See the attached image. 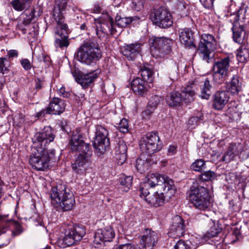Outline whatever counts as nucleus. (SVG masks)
Returning <instances> with one entry per match:
<instances>
[{"instance_id":"obj_34","label":"nucleus","mask_w":249,"mask_h":249,"mask_svg":"<svg viewBox=\"0 0 249 249\" xmlns=\"http://www.w3.org/2000/svg\"><path fill=\"white\" fill-rule=\"evenodd\" d=\"M226 92L231 93H237L242 91L241 84L236 75L233 76L230 84L227 85Z\"/></svg>"},{"instance_id":"obj_20","label":"nucleus","mask_w":249,"mask_h":249,"mask_svg":"<svg viewBox=\"0 0 249 249\" xmlns=\"http://www.w3.org/2000/svg\"><path fill=\"white\" fill-rule=\"evenodd\" d=\"M201 85H198L197 81L191 83L186 87L184 88L182 92L184 93H195L198 87H200L201 93H207L212 91L213 87L210 84V82L208 78L201 82Z\"/></svg>"},{"instance_id":"obj_4","label":"nucleus","mask_w":249,"mask_h":249,"mask_svg":"<svg viewBox=\"0 0 249 249\" xmlns=\"http://www.w3.org/2000/svg\"><path fill=\"white\" fill-rule=\"evenodd\" d=\"M189 197L190 202L199 210L208 211L212 206V196L209 191L203 186L192 187Z\"/></svg>"},{"instance_id":"obj_62","label":"nucleus","mask_w":249,"mask_h":249,"mask_svg":"<svg viewBox=\"0 0 249 249\" xmlns=\"http://www.w3.org/2000/svg\"><path fill=\"white\" fill-rule=\"evenodd\" d=\"M4 195V191L1 181L0 180V199Z\"/></svg>"},{"instance_id":"obj_6","label":"nucleus","mask_w":249,"mask_h":249,"mask_svg":"<svg viewBox=\"0 0 249 249\" xmlns=\"http://www.w3.org/2000/svg\"><path fill=\"white\" fill-rule=\"evenodd\" d=\"M217 46V42L213 35L202 34L200 36L197 49L200 57L203 60L209 63L213 57L212 52L216 49Z\"/></svg>"},{"instance_id":"obj_11","label":"nucleus","mask_w":249,"mask_h":249,"mask_svg":"<svg viewBox=\"0 0 249 249\" xmlns=\"http://www.w3.org/2000/svg\"><path fill=\"white\" fill-rule=\"evenodd\" d=\"M107 129L101 125L96 126L95 136L93 141L94 148L101 154L107 150L109 145V140Z\"/></svg>"},{"instance_id":"obj_2","label":"nucleus","mask_w":249,"mask_h":249,"mask_svg":"<svg viewBox=\"0 0 249 249\" xmlns=\"http://www.w3.org/2000/svg\"><path fill=\"white\" fill-rule=\"evenodd\" d=\"M51 203L56 209L62 211L72 209L75 203L74 195L65 185L52 187L49 193Z\"/></svg>"},{"instance_id":"obj_56","label":"nucleus","mask_w":249,"mask_h":249,"mask_svg":"<svg viewBox=\"0 0 249 249\" xmlns=\"http://www.w3.org/2000/svg\"><path fill=\"white\" fill-rule=\"evenodd\" d=\"M27 26V25H25L22 23L21 22L18 21V25H17V28L21 30L23 34H25L26 33V29L25 28V27Z\"/></svg>"},{"instance_id":"obj_57","label":"nucleus","mask_w":249,"mask_h":249,"mask_svg":"<svg viewBox=\"0 0 249 249\" xmlns=\"http://www.w3.org/2000/svg\"><path fill=\"white\" fill-rule=\"evenodd\" d=\"M18 55V53L16 50H11L8 52V55L10 58L17 57Z\"/></svg>"},{"instance_id":"obj_31","label":"nucleus","mask_w":249,"mask_h":249,"mask_svg":"<svg viewBox=\"0 0 249 249\" xmlns=\"http://www.w3.org/2000/svg\"><path fill=\"white\" fill-rule=\"evenodd\" d=\"M131 87L135 93H143L147 90L146 83L140 77H137L133 80Z\"/></svg>"},{"instance_id":"obj_12","label":"nucleus","mask_w":249,"mask_h":249,"mask_svg":"<svg viewBox=\"0 0 249 249\" xmlns=\"http://www.w3.org/2000/svg\"><path fill=\"white\" fill-rule=\"evenodd\" d=\"M173 41L165 37H157L153 41L151 52L157 57H163L171 51Z\"/></svg>"},{"instance_id":"obj_17","label":"nucleus","mask_w":249,"mask_h":249,"mask_svg":"<svg viewBox=\"0 0 249 249\" xmlns=\"http://www.w3.org/2000/svg\"><path fill=\"white\" fill-rule=\"evenodd\" d=\"M100 71L96 70L92 72L86 74H83L78 71L75 70L72 72L75 81L80 84L83 89L90 87L94 80L97 78Z\"/></svg>"},{"instance_id":"obj_43","label":"nucleus","mask_w":249,"mask_h":249,"mask_svg":"<svg viewBox=\"0 0 249 249\" xmlns=\"http://www.w3.org/2000/svg\"><path fill=\"white\" fill-rule=\"evenodd\" d=\"M191 168L195 171L201 172L205 168V161L202 159L196 160L191 165Z\"/></svg>"},{"instance_id":"obj_52","label":"nucleus","mask_w":249,"mask_h":249,"mask_svg":"<svg viewBox=\"0 0 249 249\" xmlns=\"http://www.w3.org/2000/svg\"><path fill=\"white\" fill-rule=\"evenodd\" d=\"M6 60L5 58H0V71L3 74L7 73L8 71V68L5 67L4 61Z\"/></svg>"},{"instance_id":"obj_15","label":"nucleus","mask_w":249,"mask_h":249,"mask_svg":"<svg viewBox=\"0 0 249 249\" xmlns=\"http://www.w3.org/2000/svg\"><path fill=\"white\" fill-rule=\"evenodd\" d=\"M159 240L157 232L149 229L143 231L140 240V245L144 249H153Z\"/></svg>"},{"instance_id":"obj_24","label":"nucleus","mask_w":249,"mask_h":249,"mask_svg":"<svg viewBox=\"0 0 249 249\" xmlns=\"http://www.w3.org/2000/svg\"><path fill=\"white\" fill-rule=\"evenodd\" d=\"M141 47L140 43L125 45L122 47L121 52L128 59L132 60L140 54Z\"/></svg>"},{"instance_id":"obj_33","label":"nucleus","mask_w":249,"mask_h":249,"mask_svg":"<svg viewBox=\"0 0 249 249\" xmlns=\"http://www.w3.org/2000/svg\"><path fill=\"white\" fill-rule=\"evenodd\" d=\"M229 100L227 94H214L213 97V107L217 110L224 107Z\"/></svg>"},{"instance_id":"obj_55","label":"nucleus","mask_w":249,"mask_h":249,"mask_svg":"<svg viewBox=\"0 0 249 249\" xmlns=\"http://www.w3.org/2000/svg\"><path fill=\"white\" fill-rule=\"evenodd\" d=\"M115 249H134V248L131 244H125L119 245Z\"/></svg>"},{"instance_id":"obj_29","label":"nucleus","mask_w":249,"mask_h":249,"mask_svg":"<svg viewBox=\"0 0 249 249\" xmlns=\"http://www.w3.org/2000/svg\"><path fill=\"white\" fill-rule=\"evenodd\" d=\"M232 30V37L235 42L242 44L246 41V32L243 25H240L238 22H235L233 24Z\"/></svg>"},{"instance_id":"obj_36","label":"nucleus","mask_w":249,"mask_h":249,"mask_svg":"<svg viewBox=\"0 0 249 249\" xmlns=\"http://www.w3.org/2000/svg\"><path fill=\"white\" fill-rule=\"evenodd\" d=\"M141 79L145 83H152L154 80L153 71L149 68L143 67L140 71Z\"/></svg>"},{"instance_id":"obj_18","label":"nucleus","mask_w":249,"mask_h":249,"mask_svg":"<svg viewBox=\"0 0 249 249\" xmlns=\"http://www.w3.org/2000/svg\"><path fill=\"white\" fill-rule=\"evenodd\" d=\"M141 196L144 197L145 201L150 205L155 207H158L164 203L165 197H167L163 191L162 192H155L150 194L147 190L143 188L140 189Z\"/></svg>"},{"instance_id":"obj_49","label":"nucleus","mask_w":249,"mask_h":249,"mask_svg":"<svg viewBox=\"0 0 249 249\" xmlns=\"http://www.w3.org/2000/svg\"><path fill=\"white\" fill-rule=\"evenodd\" d=\"M221 229L218 228L215 225L212 227L207 233V236L209 237H213L216 236L218 233L221 232Z\"/></svg>"},{"instance_id":"obj_42","label":"nucleus","mask_w":249,"mask_h":249,"mask_svg":"<svg viewBox=\"0 0 249 249\" xmlns=\"http://www.w3.org/2000/svg\"><path fill=\"white\" fill-rule=\"evenodd\" d=\"M133 20L131 17H124L117 16L116 18V22L117 25L121 28L125 27L130 24Z\"/></svg>"},{"instance_id":"obj_60","label":"nucleus","mask_w":249,"mask_h":249,"mask_svg":"<svg viewBox=\"0 0 249 249\" xmlns=\"http://www.w3.org/2000/svg\"><path fill=\"white\" fill-rule=\"evenodd\" d=\"M48 113L47 112H46V109H44V110H42L38 112H37L36 114V117H41L42 116H44L45 115V114H47Z\"/></svg>"},{"instance_id":"obj_27","label":"nucleus","mask_w":249,"mask_h":249,"mask_svg":"<svg viewBox=\"0 0 249 249\" xmlns=\"http://www.w3.org/2000/svg\"><path fill=\"white\" fill-rule=\"evenodd\" d=\"M194 33L189 28H185L181 30L179 33V40L181 43L184 44L186 47L190 48H196L195 43Z\"/></svg>"},{"instance_id":"obj_44","label":"nucleus","mask_w":249,"mask_h":249,"mask_svg":"<svg viewBox=\"0 0 249 249\" xmlns=\"http://www.w3.org/2000/svg\"><path fill=\"white\" fill-rule=\"evenodd\" d=\"M127 147L125 142L120 140L117 143L115 148V154H126Z\"/></svg>"},{"instance_id":"obj_39","label":"nucleus","mask_w":249,"mask_h":249,"mask_svg":"<svg viewBox=\"0 0 249 249\" xmlns=\"http://www.w3.org/2000/svg\"><path fill=\"white\" fill-rule=\"evenodd\" d=\"M216 177L215 173L211 170L202 173L198 177V179L201 181H212Z\"/></svg>"},{"instance_id":"obj_48","label":"nucleus","mask_w":249,"mask_h":249,"mask_svg":"<svg viewBox=\"0 0 249 249\" xmlns=\"http://www.w3.org/2000/svg\"><path fill=\"white\" fill-rule=\"evenodd\" d=\"M25 123V116L22 114H18L14 118V124L21 127Z\"/></svg>"},{"instance_id":"obj_35","label":"nucleus","mask_w":249,"mask_h":249,"mask_svg":"<svg viewBox=\"0 0 249 249\" xmlns=\"http://www.w3.org/2000/svg\"><path fill=\"white\" fill-rule=\"evenodd\" d=\"M150 165L149 159L142 154L136 161V167L137 170L141 173L146 171Z\"/></svg>"},{"instance_id":"obj_58","label":"nucleus","mask_w":249,"mask_h":249,"mask_svg":"<svg viewBox=\"0 0 249 249\" xmlns=\"http://www.w3.org/2000/svg\"><path fill=\"white\" fill-rule=\"evenodd\" d=\"M177 150V147L174 145L169 146L168 149V154L169 155H173L176 153Z\"/></svg>"},{"instance_id":"obj_37","label":"nucleus","mask_w":249,"mask_h":249,"mask_svg":"<svg viewBox=\"0 0 249 249\" xmlns=\"http://www.w3.org/2000/svg\"><path fill=\"white\" fill-rule=\"evenodd\" d=\"M9 227L13 236L19 235L23 232L21 225L15 221L9 220Z\"/></svg>"},{"instance_id":"obj_38","label":"nucleus","mask_w":249,"mask_h":249,"mask_svg":"<svg viewBox=\"0 0 249 249\" xmlns=\"http://www.w3.org/2000/svg\"><path fill=\"white\" fill-rule=\"evenodd\" d=\"M236 56L239 62L244 63L249 58V50L241 46L237 50Z\"/></svg>"},{"instance_id":"obj_50","label":"nucleus","mask_w":249,"mask_h":249,"mask_svg":"<svg viewBox=\"0 0 249 249\" xmlns=\"http://www.w3.org/2000/svg\"><path fill=\"white\" fill-rule=\"evenodd\" d=\"M203 6L208 9H212L213 7L214 0H199Z\"/></svg>"},{"instance_id":"obj_45","label":"nucleus","mask_w":249,"mask_h":249,"mask_svg":"<svg viewBox=\"0 0 249 249\" xmlns=\"http://www.w3.org/2000/svg\"><path fill=\"white\" fill-rule=\"evenodd\" d=\"M7 215H0V221H1V223H0V235L4 234L8 231H10V228L9 227V221H6L4 222V217L7 216Z\"/></svg>"},{"instance_id":"obj_54","label":"nucleus","mask_w":249,"mask_h":249,"mask_svg":"<svg viewBox=\"0 0 249 249\" xmlns=\"http://www.w3.org/2000/svg\"><path fill=\"white\" fill-rule=\"evenodd\" d=\"M21 64L25 70H29L31 68L30 62L27 59H23L21 60Z\"/></svg>"},{"instance_id":"obj_19","label":"nucleus","mask_w":249,"mask_h":249,"mask_svg":"<svg viewBox=\"0 0 249 249\" xmlns=\"http://www.w3.org/2000/svg\"><path fill=\"white\" fill-rule=\"evenodd\" d=\"M115 237V232L111 226L97 230L94 234V243L99 245L106 242H110Z\"/></svg>"},{"instance_id":"obj_28","label":"nucleus","mask_w":249,"mask_h":249,"mask_svg":"<svg viewBox=\"0 0 249 249\" xmlns=\"http://www.w3.org/2000/svg\"><path fill=\"white\" fill-rule=\"evenodd\" d=\"M184 231L183 220L180 216L176 215L173 219V224L170 229L171 236L180 237L183 236Z\"/></svg>"},{"instance_id":"obj_7","label":"nucleus","mask_w":249,"mask_h":249,"mask_svg":"<svg viewBox=\"0 0 249 249\" xmlns=\"http://www.w3.org/2000/svg\"><path fill=\"white\" fill-rule=\"evenodd\" d=\"M145 185L150 187L160 186L164 191L165 195L171 197L175 193L174 181L167 176L160 174H150L147 176Z\"/></svg>"},{"instance_id":"obj_26","label":"nucleus","mask_w":249,"mask_h":249,"mask_svg":"<svg viewBox=\"0 0 249 249\" xmlns=\"http://www.w3.org/2000/svg\"><path fill=\"white\" fill-rule=\"evenodd\" d=\"M243 149V145L239 143H232L230 144L228 149L223 156L222 160L226 162H229L238 156Z\"/></svg>"},{"instance_id":"obj_51","label":"nucleus","mask_w":249,"mask_h":249,"mask_svg":"<svg viewBox=\"0 0 249 249\" xmlns=\"http://www.w3.org/2000/svg\"><path fill=\"white\" fill-rule=\"evenodd\" d=\"M126 154H115V158L119 165L123 164L126 161Z\"/></svg>"},{"instance_id":"obj_22","label":"nucleus","mask_w":249,"mask_h":249,"mask_svg":"<svg viewBox=\"0 0 249 249\" xmlns=\"http://www.w3.org/2000/svg\"><path fill=\"white\" fill-rule=\"evenodd\" d=\"M70 147L72 151L78 153L91 151L90 145L85 143L79 135L73 134L70 141Z\"/></svg>"},{"instance_id":"obj_14","label":"nucleus","mask_w":249,"mask_h":249,"mask_svg":"<svg viewBox=\"0 0 249 249\" xmlns=\"http://www.w3.org/2000/svg\"><path fill=\"white\" fill-rule=\"evenodd\" d=\"M92 151L79 153L72 164V169L78 174H83L86 172L90 164V157Z\"/></svg>"},{"instance_id":"obj_5","label":"nucleus","mask_w":249,"mask_h":249,"mask_svg":"<svg viewBox=\"0 0 249 249\" xmlns=\"http://www.w3.org/2000/svg\"><path fill=\"white\" fill-rule=\"evenodd\" d=\"M85 234L86 230L83 225L69 224L65 229L64 236L58 241V245L62 248L72 245L81 240Z\"/></svg>"},{"instance_id":"obj_64","label":"nucleus","mask_w":249,"mask_h":249,"mask_svg":"<svg viewBox=\"0 0 249 249\" xmlns=\"http://www.w3.org/2000/svg\"><path fill=\"white\" fill-rule=\"evenodd\" d=\"M80 29L82 30H85L87 29L86 24L85 22L80 25Z\"/></svg>"},{"instance_id":"obj_9","label":"nucleus","mask_w":249,"mask_h":249,"mask_svg":"<svg viewBox=\"0 0 249 249\" xmlns=\"http://www.w3.org/2000/svg\"><path fill=\"white\" fill-rule=\"evenodd\" d=\"M230 58L226 57L215 61L213 67V81L218 84L223 83L228 77Z\"/></svg>"},{"instance_id":"obj_30","label":"nucleus","mask_w":249,"mask_h":249,"mask_svg":"<svg viewBox=\"0 0 249 249\" xmlns=\"http://www.w3.org/2000/svg\"><path fill=\"white\" fill-rule=\"evenodd\" d=\"M33 0H12L10 4L18 12L27 11L31 6Z\"/></svg>"},{"instance_id":"obj_32","label":"nucleus","mask_w":249,"mask_h":249,"mask_svg":"<svg viewBox=\"0 0 249 249\" xmlns=\"http://www.w3.org/2000/svg\"><path fill=\"white\" fill-rule=\"evenodd\" d=\"M152 100L148 102L145 109L142 113V117L144 118H148L157 106L159 100L158 96L155 95L152 96Z\"/></svg>"},{"instance_id":"obj_46","label":"nucleus","mask_w":249,"mask_h":249,"mask_svg":"<svg viewBox=\"0 0 249 249\" xmlns=\"http://www.w3.org/2000/svg\"><path fill=\"white\" fill-rule=\"evenodd\" d=\"M118 128L119 130L124 133H126L128 131V123L126 119H122L121 120L119 124H117Z\"/></svg>"},{"instance_id":"obj_13","label":"nucleus","mask_w":249,"mask_h":249,"mask_svg":"<svg viewBox=\"0 0 249 249\" xmlns=\"http://www.w3.org/2000/svg\"><path fill=\"white\" fill-rule=\"evenodd\" d=\"M57 24L54 31V45L56 48H67L70 44L68 40V26L66 23Z\"/></svg>"},{"instance_id":"obj_25","label":"nucleus","mask_w":249,"mask_h":249,"mask_svg":"<svg viewBox=\"0 0 249 249\" xmlns=\"http://www.w3.org/2000/svg\"><path fill=\"white\" fill-rule=\"evenodd\" d=\"M66 107L64 101L59 98L53 97L50 102L48 107L46 108L48 114H60L62 113Z\"/></svg>"},{"instance_id":"obj_47","label":"nucleus","mask_w":249,"mask_h":249,"mask_svg":"<svg viewBox=\"0 0 249 249\" xmlns=\"http://www.w3.org/2000/svg\"><path fill=\"white\" fill-rule=\"evenodd\" d=\"M121 184L129 188L132 185V178L130 176H123L120 178Z\"/></svg>"},{"instance_id":"obj_23","label":"nucleus","mask_w":249,"mask_h":249,"mask_svg":"<svg viewBox=\"0 0 249 249\" xmlns=\"http://www.w3.org/2000/svg\"><path fill=\"white\" fill-rule=\"evenodd\" d=\"M194 94H168L166 101L169 106L175 107L182 102L189 103L194 101Z\"/></svg>"},{"instance_id":"obj_59","label":"nucleus","mask_w":249,"mask_h":249,"mask_svg":"<svg viewBox=\"0 0 249 249\" xmlns=\"http://www.w3.org/2000/svg\"><path fill=\"white\" fill-rule=\"evenodd\" d=\"M43 86L42 82L39 79L36 81V89H41Z\"/></svg>"},{"instance_id":"obj_40","label":"nucleus","mask_w":249,"mask_h":249,"mask_svg":"<svg viewBox=\"0 0 249 249\" xmlns=\"http://www.w3.org/2000/svg\"><path fill=\"white\" fill-rule=\"evenodd\" d=\"M188 5L182 0H179L177 4L178 12L181 17L187 16L188 14Z\"/></svg>"},{"instance_id":"obj_21","label":"nucleus","mask_w":249,"mask_h":249,"mask_svg":"<svg viewBox=\"0 0 249 249\" xmlns=\"http://www.w3.org/2000/svg\"><path fill=\"white\" fill-rule=\"evenodd\" d=\"M69 0H55L53 17L57 23H65L64 14L68 9V2Z\"/></svg>"},{"instance_id":"obj_1","label":"nucleus","mask_w":249,"mask_h":249,"mask_svg":"<svg viewBox=\"0 0 249 249\" xmlns=\"http://www.w3.org/2000/svg\"><path fill=\"white\" fill-rule=\"evenodd\" d=\"M54 137L52 128L46 126L32 138L33 146L36 152L31 155L29 163L34 169L43 171L49 167L50 161L53 160L55 150H49L45 146L46 144L52 142Z\"/></svg>"},{"instance_id":"obj_41","label":"nucleus","mask_w":249,"mask_h":249,"mask_svg":"<svg viewBox=\"0 0 249 249\" xmlns=\"http://www.w3.org/2000/svg\"><path fill=\"white\" fill-rule=\"evenodd\" d=\"M21 18L19 20V21L21 22L23 24L28 25L30 24L31 21L35 17V10H32L29 13V15L27 13H23L21 15Z\"/></svg>"},{"instance_id":"obj_16","label":"nucleus","mask_w":249,"mask_h":249,"mask_svg":"<svg viewBox=\"0 0 249 249\" xmlns=\"http://www.w3.org/2000/svg\"><path fill=\"white\" fill-rule=\"evenodd\" d=\"M96 26V33L98 36H100V32L106 35H114L117 32L114 27L112 18L107 15L106 18L102 21L95 20Z\"/></svg>"},{"instance_id":"obj_10","label":"nucleus","mask_w":249,"mask_h":249,"mask_svg":"<svg viewBox=\"0 0 249 249\" xmlns=\"http://www.w3.org/2000/svg\"><path fill=\"white\" fill-rule=\"evenodd\" d=\"M150 17L153 23L160 28H168L173 24L171 14L163 7L152 10Z\"/></svg>"},{"instance_id":"obj_61","label":"nucleus","mask_w":249,"mask_h":249,"mask_svg":"<svg viewBox=\"0 0 249 249\" xmlns=\"http://www.w3.org/2000/svg\"><path fill=\"white\" fill-rule=\"evenodd\" d=\"M93 10L94 13H99L101 11V8L98 5H95Z\"/></svg>"},{"instance_id":"obj_8","label":"nucleus","mask_w":249,"mask_h":249,"mask_svg":"<svg viewBox=\"0 0 249 249\" xmlns=\"http://www.w3.org/2000/svg\"><path fill=\"white\" fill-rule=\"evenodd\" d=\"M161 142L157 132H149L140 141L139 146L143 153L150 155L160 150Z\"/></svg>"},{"instance_id":"obj_3","label":"nucleus","mask_w":249,"mask_h":249,"mask_svg":"<svg viewBox=\"0 0 249 249\" xmlns=\"http://www.w3.org/2000/svg\"><path fill=\"white\" fill-rule=\"evenodd\" d=\"M102 57V51L95 39L85 41L78 49L77 59L82 63L90 65Z\"/></svg>"},{"instance_id":"obj_53","label":"nucleus","mask_w":249,"mask_h":249,"mask_svg":"<svg viewBox=\"0 0 249 249\" xmlns=\"http://www.w3.org/2000/svg\"><path fill=\"white\" fill-rule=\"evenodd\" d=\"M174 249H187V246L184 241L179 240L174 246Z\"/></svg>"},{"instance_id":"obj_63","label":"nucleus","mask_w":249,"mask_h":249,"mask_svg":"<svg viewBox=\"0 0 249 249\" xmlns=\"http://www.w3.org/2000/svg\"><path fill=\"white\" fill-rule=\"evenodd\" d=\"M210 96V94H199V97L202 99H209Z\"/></svg>"}]
</instances>
